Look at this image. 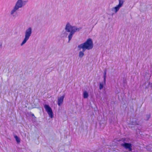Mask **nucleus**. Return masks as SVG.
<instances>
[{
  "instance_id": "nucleus-1",
  "label": "nucleus",
  "mask_w": 152,
  "mask_h": 152,
  "mask_svg": "<svg viewBox=\"0 0 152 152\" xmlns=\"http://www.w3.org/2000/svg\"><path fill=\"white\" fill-rule=\"evenodd\" d=\"M82 29L81 27L77 28L76 26H73L69 23H67L66 25L65 29V31H62L61 35V37H66L68 35V42L71 40L73 35L76 32L79 31Z\"/></svg>"
},
{
  "instance_id": "nucleus-5",
  "label": "nucleus",
  "mask_w": 152,
  "mask_h": 152,
  "mask_svg": "<svg viewBox=\"0 0 152 152\" xmlns=\"http://www.w3.org/2000/svg\"><path fill=\"white\" fill-rule=\"evenodd\" d=\"M44 107L49 117L52 118L53 117V114L51 108L48 105L46 104L44 105Z\"/></svg>"
},
{
  "instance_id": "nucleus-13",
  "label": "nucleus",
  "mask_w": 152,
  "mask_h": 152,
  "mask_svg": "<svg viewBox=\"0 0 152 152\" xmlns=\"http://www.w3.org/2000/svg\"><path fill=\"white\" fill-rule=\"evenodd\" d=\"M14 137L18 144H19L20 142V139L17 135H15Z\"/></svg>"
},
{
  "instance_id": "nucleus-6",
  "label": "nucleus",
  "mask_w": 152,
  "mask_h": 152,
  "mask_svg": "<svg viewBox=\"0 0 152 152\" xmlns=\"http://www.w3.org/2000/svg\"><path fill=\"white\" fill-rule=\"evenodd\" d=\"M122 146L124 147L126 149L128 150L129 151H132V144L130 143L124 142L121 144Z\"/></svg>"
},
{
  "instance_id": "nucleus-20",
  "label": "nucleus",
  "mask_w": 152,
  "mask_h": 152,
  "mask_svg": "<svg viewBox=\"0 0 152 152\" xmlns=\"http://www.w3.org/2000/svg\"><path fill=\"white\" fill-rule=\"evenodd\" d=\"M31 115L32 116H34V118H36V117L34 116V115L33 114H32Z\"/></svg>"
},
{
  "instance_id": "nucleus-12",
  "label": "nucleus",
  "mask_w": 152,
  "mask_h": 152,
  "mask_svg": "<svg viewBox=\"0 0 152 152\" xmlns=\"http://www.w3.org/2000/svg\"><path fill=\"white\" fill-rule=\"evenodd\" d=\"M124 1V0H119V4L118 5L121 7L123 6Z\"/></svg>"
},
{
  "instance_id": "nucleus-2",
  "label": "nucleus",
  "mask_w": 152,
  "mask_h": 152,
  "mask_svg": "<svg viewBox=\"0 0 152 152\" xmlns=\"http://www.w3.org/2000/svg\"><path fill=\"white\" fill-rule=\"evenodd\" d=\"M27 2L28 1H23L22 0H18L13 9L11 11L10 14L12 15L19 8H21L26 5Z\"/></svg>"
},
{
  "instance_id": "nucleus-10",
  "label": "nucleus",
  "mask_w": 152,
  "mask_h": 152,
  "mask_svg": "<svg viewBox=\"0 0 152 152\" xmlns=\"http://www.w3.org/2000/svg\"><path fill=\"white\" fill-rule=\"evenodd\" d=\"M78 48H79V50H80L81 49H82V51H81V52H83V53H84L86 50H87V48L85 47L84 46L81 44L79 45L78 46Z\"/></svg>"
},
{
  "instance_id": "nucleus-8",
  "label": "nucleus",
  "mask_w": 152,
  "mask_h": 152,
  "mask_svg": "<svg viewBox=\"0 0 152 152\" xmlns=\"http://www.w3.org/2000/svg\"><path fill=\"white\" fill-rule=\"evenodd\" d=\"M64 97L65 95L64 94L62 96L58 98V104L59 106H60L63 103Z\"/></svg>"
},
{
  "instance_id": "nucleus-4",
  "label": "nucleus",
  "mask_w": 152,
  "mask_h": 152,
  "mask_svg": "<svg viewBox=\"0 0 152 152\" xmlns=\"http://www.w3.org/2000/svg\"><path fill=\"white\" fill-rule=\"evenodd\" d=\"M81 45L87 48L88 50L91 49L93 47V41L91 38L88 39L85 42Z\"/></svg>"
},
{
  "instance_id": "nucleus-16",
  "label": "nucleus",
  "mask_w": 152,
  "mask_h": 152,
  "mask_svg": "<svg viewBox=\"0 0 152 152\" xmlns=\"http://www.w3.org/2000/svg\"><path fill=\"white\" fill-rule=\"evenodd\" d=\"M84 54L83 53V52H81V51H80L79 52V56L80 58H82V57H83V56H84Z\"/></svg>"
},
{
  "instance_id": "nucleus-14",
  "label": "nucleus",
  "mask_w": 152,
  "mask_h": 152,
  "mask_svg": "<svg viewBox=\"0 0 152 152\" xmlns=\"http://www.w3.org/2000/svg\"><path fill=\"white\" fill-rule=\"evenodd\" d=\"M83 96L84 98H87L88 96V93L86 91H85L83 93Z\"/></svg>"
},
{
  "instance_id": "nucleus-18",
  "label": "nucleus",
  "mask_w": 152,
  "mask_h": 152,
  "mask_svg": "<svg viewBox=\"0 0 152 152\" xmlns=\"http://www.w3.org/2000/svg\"><path fill=\"white\" fill-rule=\"evenodd\" d=\"M148 84H149V85H151L152 83H151V82H149ZM151 87H152V85H151Z\"/></svg>"
},
{
  "instance_id": "nucleus-9",
  "label": "nucleus",
  "mask_w": 152,
  "mask_h": 152,
  "mask_svg": "<svg viewBox=\"0 0 152 152\" xmlns=\"http://www.w3.org/2000/svg\"><path fill=\"white\" fill-rule=\"evenodd\" d=\"M120 8V7L117 5L116 7L112 8L111 10L113 12H114L115 13H116L118 11Z\"/></svg>"
},
{
  "instance_id": "nucleus-17",
  "label": "nucleus",
  "mask_w": 152,
  "mask_h": 152,
  "mask_svg": "<svg viewBox=\"0 0 152 152\" xmlns=\"http://www.w3.org/2000/svg\"><path fill=\"white\" fill-rule=\"evenodd\" d=\"M103 87V82L100 83L99 85V88L100 90L102 89Z\"/></svg>"
},
{
  "instance_id": "nucleus-15",
  "label": "nucleus",
  "mask_w": 152,
  "mask_h": 152,
  "mask_svg": "<svg viewBox=\"0 0 152 152\" xmlns=\"http://www.w3.org/2000/svg\"><path fill=\"white\" fill-rule=\"evenodd\" d=\"M151 115L150 114H147L146 115V118H145L144 120L146 121L148 120L151 117Z\"/></svg>"
},
{
  "instance_id": "nucleus-19",
  "label": "nucleus",
  "mask_w": 152,
  "mask_h": 152,
  "mask_svg": "<svg viewBox=\"0 0 152 152\" xmlns=\"http://www.w3.org/2000/svg\"><path fill=\"white\" fill-rule=\"evenodd\" d=\"M0 47H1V48L2 47V44L0 43Z\"/></svg>"
},
{
  "instance_id": "nucleus-7",
  "label": "nucleus",
  "mask_w": 152,
  "mask_h": 152,
  "mask_svg": "<svg viewBox=\"0 0 152 152\" xmlns=\"http://www.w3.org/2000/svg\"><path fill=\"white\" fill-rule=\"evenodd\" d=\"M130 124L132 125H139V121L137 119H132L130 121Z\"/></svg>"
},
{
  "instance_id": "nucleus-11",
  "label": "nucleus",
  "mask_w": 152,
  "mask_h": 152,
  "mask_svg": "<svg viewBox=\"0 0 152 152\" xmlns=\"http://www.w3.org/2000/svg\"><path fill=\"white\" fill-rule=\"evenodd\" d=\"M106 73H107V70L106 69H105L104 70V75H103V78H104V83H105L106 82Z\"/></svg>"
},
{
  "instance_id": "nucleus-21",
  "label": "nucleus",
  "mask_w": 152,
  "mask_h": 152,
  "mask_svg": "<svg viewBox=\"0 0 152 152\" xmlns=\"http://www.w3.org/2000/svg\"><path fill=\"white\" fill-rule=\"evenodd\" d=\"M147 149L148 150H149L148 149V147H147Z\"/></svg>"
},
{
  "instance_id": "nucleus-3",
  "label": "nucleus",
  "mask_w": 152,
  "mask_h": 152,
  "mask_svg": "<svg viewBox=\"0 0 152 152\" xmlns=\"http://www.w3.org/2000/svg\"><path fill=\"white\" fill-rule=\"evenodd\" d=\"M32 32V29L31 27H29L26 29L25 32V37L22 42L20 44L21 46H23L29 39L31 36Z\"/></svg>"
}]
</instances>
